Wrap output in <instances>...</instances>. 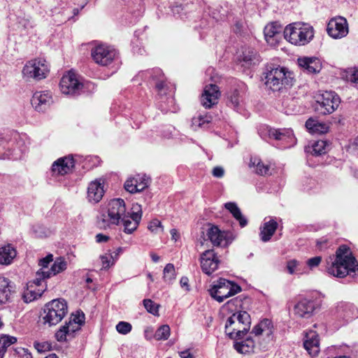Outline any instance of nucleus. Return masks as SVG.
Instances as JSON below:
<instances>
[{"mask_svg": "<svg viewBox=\"0 0 358 358\" xmlns=\"http://www.w3.org/2000/svg\"><path fill=\"white\" fill-rule=\"evenodd\" d=\"M265 85L273 92H280L292 87L295 83L294 73L287 67L278 65L264 73Z\"/></svg>", "mask_w": 358, "mask_h": 358, "instance_id": "f257e3e1", "label": "nucleus"}, {"mask_svg": "<svg viewBox=\"0 0 358 358\" xmlns=\"http://www.w3.org/2000/svg\"><path fill=\"white\" fill-rule=\"evenodd\" d=\"M285 39L295 46H304L315 37V29L308 22L298 21L288 24L284 29Z\"/></svg>", "mask_w": 358, "mask_h": 358, "instance_id": "f03ea898", "label": "nucleus"}, {"mask_svg": "<svg viewBox=\"0 0 358 358\" xmlns=\"http://www.w3.org/2000/svg\"><path fill=\"white\" fill-rule=\"evenodd\" d=\"M251 319L246 311H240L229 317L225 324V333L231 339L241 340L250 328Z\"/></svg>", "mask_w": 358, "mask_h": 358, "instance_id": "7ed1b4c3", "label": "nucleus"}, {"mask_svg": "<svg viewBox=\"0 0 358 358\" xmlns=\"http://www.w3.org/2000/svg\"><path fill=\"white\" fill-rule=\"evenodd\" d=\"M127 215L125 202L122 199H114L108 203V214L102 215L98 220V225L101 229L118 225L122 219Z\"/></svg>", "mask_w": 358, "mask_h": 358, "instance_id": "20e7f679", "label": "nucleus"}, {"mask_svg": "<svg viewBox=\"0 0 358 358\" xmlns=\"http://www.w3.org/2000/svg\"><path fill=\"white\" fill-rule=\"evenodd\" d=\"M50 72V64L44 58L37 57L26 62L22 70V76L27 81L41 80Z\"/></svg>", "mask_w": 358, "mask_h": 358, "instance_id": "39448f33", "label": "nucleus"}, {"mask_svg": "<svg viewBox=\"0 0 358 358\" xmlns=\"http://www.w3.org/2000/svg\"><path fill=\"white\" fill-rule=\"evenodd\" d=\"M67 303L64 299H53L43 308L42 319L44 324L50 327L60 322L67 313Z\"/></svg>", "mask_w": 358, "mask_h": 358, "instance_id": "423d86ee", "label": "nucleus"}, {"mask_svg": "<svg viewBox=\"0 0 358 358\" xmlns=\"http://www.w3.org/2000/svg\"><path fill=\"white\" fill-rule=\"evenodd\" d=\"M208 291L212 298L221 303L224 299L241 292V287L232 281L220 278L214 282Z\"/></svg>", "mask_w": 358, "mask_h": 358, "instance_id": "0eeeda50", "label": "nucleus"}, {"mask_svg": "<svg viewBox=\"0 0 358 358\" xmlns=\"http://www.w3.org/2000/svg\"><path fill=\"white\" fill-rule=\"evenodd\" d=\"M85 322V315L78 313L72 315L68 322L61 327L55 333V338L59 342L66 341L74 337L76 332L80 329L81 326Z\"/></svg>", "mask_w": 358, "mask_h": 358, "instance_id": "6e6552de", "label": "nucleus"}, {"mask_svg": "<svg viewBox=\"0 0 358 358\" xmlns=\"http://www.w3.org/2000/svg\"><path fill=\"white\" fill-rule=\"evenodd\" d=\"M341 103L338 96L332 92H324L317 95L316 109L322 114H330L335 111Z\"/></svg>", "mask_w": 358, "mask_h": 358, "instance_id": "1a4fd4ad", "label": "nucleus"}, {"mask_svg": "<svg viewBox=\"0 0 358 358\" xmlns=\"http://www.w3.org/2000/svg\"><path fill=\"white\" fill-rule=\"evenodd\" d=\"M327 32L334 39L345 37L349 32V24L347 20L341 16L331 18L327 24Z\"/></svg>", "mask_w": 358, "mask_h": 358, "instance_id": "9d476101", "label": "nucleus"}, {"mask_svg": "<svg viewBox=\"0 0 358 358\" xmlns=\"http://www.w3.org/2000/svg\"><path fill=\"white\" fill-rule=\"evenodd\" d=\"M91 55L96 64L106 66L115 59L117 56V52L111 46L101 44L92 50Z\"/></svg>", "mask_w": 358, "mask_h": 358, "instance_id": "9b49d317", "label": "nucleus"}, {"mask_svg": "<svg viewBox=\"0 0 358 358\" xmlns=\"http://www.w3.org/2000/svg\"><path fill=\"white\" fill-rule=\"evenodd\" d=\"M207 236L214 246L227 247L234 239L231 231H221L217 226L212 225L207 231Z\"/></svg>", "mask_w": 358, "mask_h": 358, "instance_id": "f8f14e48", "label": "nucleus"}, {"mask_svg": "<svg viewBox=\"0 0 358 358\" xmlns=\"http://www.w3.org/2000/svg\"><path fill=\"white\" fill-rule=\"evenodd\" d=\"M334 315L344 325L358 317V309L348 302H339L335 309Z\"/></svg>", "mask_w": 358, "mask_h": 358, "instance_id": "ddd939ff", "label": "nucleus"}, {"mask_svg": "<svg viewBox=\"0 0 358 358\" xmlns=\"http://www.w3.org/2000/svg\"><path fill=\"white\" fill-rule=\"evenodd\" d=\"M221 92L217 85L210 84L206 85L201 95V103L205 108H211L218 103Z\"/></svg>", "mask_w": 358, "mask_h": 358, "instance_id": "4468645a", "label": "nucleus"}, {"mask_svg": "<svg viewBox=\"0 0 358 358\" xmlns=\"http://www.w3.org/2000/svg\"><path fill=\"white\" fill-rule=\"evenodd\" d=\"M200 263L202 271L209 275L217 269L220 260L213 250H207L201 253Z\"/></svg>", "mask_w": 358, "mask_h": 358, "instance_id": "2eb2a0df", "label": "nucleus"}, {"mask_svg": "<svg viewBox=\"0 0 358 358\" xmlns=\"http://www.w3.org/2000/svg\"><path fill=\"white\" fill-rule=\"evenodd\" d=\"M59 86L63 94H73L82 87V84L77 79L75 73L69 71L62 76Z\"/></svg>", "mask_w": 358, "mask_h": 358, "instance_id": "dca6fc26", "label": "nucleus"}, {"mask_svg": "<svg viewBox=\"0 0 358 358\" xmlns=\"http://www.w3.org/2000/svg\"><path fill=\"white\" fill-rule=\"evenodd\" d=\"M52 97L49 92H36L31 99L33 108L38 111L46 110L52 103Z\"/></svg>", "mask_w": 358, "mask_h": 358, "instance_id": "f3484780", "label": "nucleus"}, {"mask_svg": "<svg viewBox=\"0 0 358 358\" xmlns=\"http://www.w3.org/2000/svg\"><path fill=\"white\" fill-rule=\"evenodd\" d=\"M104 182L103 180H92L87 187V198L91 203L99 202L103 196Z\"/></svg>", "mask_w": 358, "mask_h": 358, "instance_id": "a211bd4d", "label": "nucleus"}, {"mask_svg": "<svg viewBox=\"0 0 358 358\" xmlns=\"http://www.w3.org/2000/svg\"><path fill=\"white\" fill-rule=\"evenodd\" d=\"M315 309V302L313 300L303 299L294 307V314L300 318H309Z\"/></svg>", "mask_w": 358, "mask_h": 358, "instance_id": "6ab92c4d", "label": "nucleus"}, {"mask_svg": "<svg viewBox=\"0 0 358 358\" xmlns=\"http://www.w3.org/2000/svg\"><path fill=\"white\" fill-rule=\"evenodd\" d=\"M282 26L277 22H270L266 25L264 29V38L271 45L278 44L280 39Z\"/></svg>", "mask_w": 358, "mask_h": 358, "instance_id": "aec40b11", "label": "nucleus"}, {"mask_svg": "<svg viewBox=\"0 0 358 358\" xmlns=\"http://www.w3.org/2000/svg\"><path fill=\"white\" fill-rule=\"evenodd\" d=\"M298 65L310 73L320 72L322 64L320 59L316 57H302L297 59Z\"/></svg>", "mask_w": 358, "mask_h": 358, "instance_id": "412c9836", "label": "nucleus"}, {"mask_svg": "<svg viewBox=\"0 0 358 358\" xmlns=\"http://www.w3.org/2000/svg\"><path fill=\"white\" fill-rule=\"evenodd\" d=\"M75 162L72 157L59 158L52 166V171L57 175H65L73 171Z\"/></svg>", "mask_w": 358, "mask_h": 358, "instance_id": "4be33fe9", "label": "nucleus"}, {"mask_svg": "<svg viewBox=\"0 0 358 358\" xmlns=\"http://www.w3.org/2000/svg\"><path fill=\"white\" fill-rule=\"evenodd\" d=\"M303 346L310 355L315 357L320 352V341L317 334L314 331H309L306 334Z\"/></svg>", "mask_w": 358, "mask_h": 358, "instance_id": "5701e85b", "label": "nucleus"}, {"mask_svg": "<svg viewBox=\"0 0 358 358\" xmlns=\"http://www.w3.org/2000/svg\"><path fill=\"white\" fill-rule=\"evenodd\" d=\"M273 325L271 320L264 319L257 324L252 330L256 336H266L268 341L273 339Z\"/></svg>", "mask_w": 358, "mask_h": 358, "instance_id": "b1692460", "label": "nucleus"}, {"mask_svg": "<svg viewBox=\"0 0 358 358\" xmlns=\"http://www.w3.org/2000/svg\"><path fill=\"white\" fill-rule=\"evenodd\" d=\"M306 127L312 134L322 135L329 131L330 124L321 122L316 118L310 117L306 122Z\"/></svg>", "mask_w": 358, "mask_h": 358, "instance_id": "393cba45", "label": "nucleus"}, {"mask_svg": "<svg viewBox=\"0 0 358 358\" xmlns=\"http://www.w3.org/2000/svg\"><path fill=\"white\" fill-rule=\"evenodd\" d=\"M15 284L8 278L0 277V305L10 300V296L15 291Z\"/></svg>", "mask_w": 358, "mask_h": 358, "instance_id": "a878e982", "label": "nucleus"}, {"mask_svg": "<svg viewBox=\"0 0 358 358\" xmlns=\"http://www.w3.org/2000/svg\"><path fill=\"white\" fill-rule=\"evenodd\" d=\"M278 226V222L273 219L265 222L263 227L260 228V239L263 242H268L270 241L273 235L275 234Z\"/></svg>", "mask_w": 358, "mask_h": 358, "instance_id": "bb28decb", "label": "nucleus"}, {"mask_svg": "<svg viewBox=\"0 0 358 358\" xmlns=\"http://www.w3.org/2000/svg\"><path fill=\"white\" fill-rule=\"evenodd\" d=\"M17 252L14 247L8 244L0 248V264L9 265L16 257Z\"/></svg>", "mask_w": 358, "mask_h": 358, "instance_id": "cd10ccee", "label": "nucleus"}, {"mask_svg": "<svg viewBox=\"0 0 358 358\" xmlns=\"http://www.w3.org/2000/svg\"><path fill=\"white\" fill-rule=\"evenodd\" d=\"M149 180H125L124 187L131 194L143 192L149 186Z\"/></svg>", "mask_w": 358, "mask_h": 358, "instance_id": "c85d7f7f", "label": "nucleus"}, {"mask_svg": "<svg viewBox=\"0 0 358 358\" xmlns=\"http://www.w3.org/2000/svg\"><path fill=\"white\" fill-rule=\"evenodd\" d=\"M224 207L228 210L233 217L238 222L241 227H244L248 224V220L243 215L241 209L235 202H227L224 203Z\"/></svg>", "mask_w": 358, "mask_h": 358, "instance_id": "c756f323", "label": "nucleus"}, {"mask_svg": "<svg viewBox=\"0 0 358 358\" xmlns=\"http://www.w3.org/2000/svg\"><path fill=\"white\" fill-rule=\"evenodd\" d=\"M234 347L235 350L241 354H250L254 350L255 341L250 338H247L244 341H241L240 342H235L234 344Z\"/></svg>", "mask_w": 358, "mask_h": 358, "instance_id": "7c9ffc66", "label": "nucleus"}, {"mask_svg": "<svg viewBox=\"0 0 358 358\" xmlns=\"http://www.w3.org/2000/svg\"><path fill=\"white\" fill-rule=\"evenodd\" d=\"M249 167L252 169L254 172L262 176H265L269 171V166L264 164L260 159L251 158Z\"/></svg>", "mask_w": 358, "mask_h": 358, "instance_id": "2f4dec72", "label": "nucleus"}, {"mask_svg": "<svg viewBox=\"0 0 358 358\" xmlns=\"http://www.w3.org/2000/svg\"><path fill=\"white\" fill-rule=\"evenodd\" d=\"M329 143L325 141H317L306 148V151L313 155H321L327 152Z\"/></svg>", "mask_w": 358, "mask_h": 358, "instance_id": "473e14b6", "label": "nucleus"}, {"mask_svg": "<svg viewBox=\"0 0 358 358\" xmlns=\"http://www.w3.org/2000/svg\"><path fill=\"white\" fill-rule=\"evenodd\" d=\"M45 289L31 287L27 284V289L22 294V299L25 303L31 302L41 296Z\"/></svg>", "mask_w": 358, "mask_h": 358, "instance_id": "72a5a7b5", "label": "nucleus"}, {"mask_svg": "<svg viewBox=\"0 0 358 358\" xmlns=\"http://www.w3.org/2000/svg\"><path fill=\"white\" fill-rule=\"evenodd\" d=\"M67 268V263L64 257H59L56 258L50 269L45 271L48 274L51 276L55 275L64 271Z\"/></svg>", "mask_w": 358, "mask_h": 358, "instance_id": "f704fd0d", "label": "nucleus"}, {"mask_svg": "<svg viewBox=\"0 0 358 358\" xmlns=\"http://www.w3.org/2000/svg\"><path fill=\"white\" fill-rule=\"evenodd\" d=\"M140 221L137 219L131 218L129 214L120 220L124 226V231L127 234H132L137 229Z\"/></svg>", "mask_w": 358, "mask_h": 358, "instance_id": "c9c22d12", "label": "nucleus"}, {"mask_svg": "<svg viewBox=\"0 0 358 358\" xmlns=\"http://www.w3.org/2000/svg\"><path fill=\"white\" fill-rule=\"evenodd\" d=\"M292 134V131L289 129H279L271 128L269 129L268 131V137L276 141L285 140L287 137H289Z\"/></svg>", "mask_w": 358, "mask_h": 358, "instance_id": "e433bc0d", "label": "nucleus"}, {"mask_svg": "<svg viewBox=\"0 0 358 358\" xmlns=\"http://www.w3.org/2000/svg\"><path fill=\"white\" fill-rule=\"evenodd\" d=\"M17 342V338L9 335H3L0 338V358H3L7 348Z\"/></svg>", "mask_w": 358, "mask_h": 358, "instance_id": "4c0bfd02", "label": "nucleus"}, {"mask_svg": "<svg viewBox=\"0 0 358 358\" xmlns=\"http://www.w3.org/2000/svg\"><path fill=\"white\" fill-rule=\"evenodd\" d=\"M50 278V275L45 271L38 270L36 273V278L28 282L29 286L31 287H38L42 285V282L47 278Z\"/></svg>", "mask_w": 358, "mask_h": 358, "instance_id": "58836bf2", "label": "nucleus"}, {"mask_svg": "<svg viewBox=\"0 0 358 358\" xmlns=\"http://www.w3.org/2000/svg\"><path fill=\"white\" fill-rule=\"evenodd\" d=\"M170 336V327L169 325L164 324L159 327L155 334L157 340H167Z\"/></svg>", "mask_w": 358, "mask_h": 358, "instance_id": "ea45409f", "label": "nucleus"}, {"mask_svg": "<svg viewBox=\"0 0 358 358\" xmlns=\"http://www.w3.org/2000/svg\"><path fill=\"white\" fill-rule=\"evenodd\" d=\"M164 278L166 281H171L176 278V270L173 264H167L164 267Z\"/></svg>", "mask_w": 358, "mask_h": 358, "instance_id": "a19ab883", "label": "nucleus"}, {"mask_svg": "<svg viewBox=\"0 0 358 358\" xmlns=\"http://www.w3.org/2000/svg\"><path fill=\"white\" fill-rule=\"evenodd\" d=\"M143 303L148 313L154 315H158V306L151 299H144Z\"/></svg>", "mask_w": 358, "mask_h": 358, "instance_id": "79ce46f5", "label": "nucleus"}, {"mask_svg": "<svg viewBox=\"0 0 358 358\" xmlns=\"http://www.w3.org/2000/svg\"><path fill=\"white\" fill-rule=\"evenodd\" d=\"M148 229L155 234H157L159 231H163L164 227L161 222L157 219L152 220L148 224Z\"/></svg>", "mask_w": 358, "mask_h": 358, "instance_id": "37998d69", "label": "nucleus"}, {"mask_svg": "<svg viewBox=\"0 0 358 358\" xmlns=\"http://www.w3.org/2000/svg\"><path fill=\"white\" fill-rule=\"evenodd\" d=\"M131 324L127 322H120L116 325V330L118 333L125 335L131 331Z\"/></svg>", "mask_w": 358, "mask_h": 358, "instance_id": "c03bdc74", "label": "nucleus"}, {"mask_svg": "<svg viewBox=\"0 0 358 358\" xmlns=\"http://www.w3.org/2000/svg\"><path fill=\"white\" fill-rule=\"evenodd\" d=\"M131 218H134L141 220L142 217L141 206L138 203H134L131 207V213H128Z\"/></svg>", "mask_w": 358, "mask_h": 358, "instance_id": "a18cd8bd", "label": "nucleus"}, {"mask_svg": "<svg viewBox=\"0 0 358 358\" xmlns=\"http://www.w3.org/2000/svg\"><path fill=\"white\" fill-rule=\"evenodd\" d=\"M53 261V255L50 254L45 257L42 258L39 260L38 265L41 267L39 270L48 271V265Z\"/></svg>", "mask_w": 358, "mask_h": 358, "instance_id": "49530a36", "label": "nucleus"}, {"mask_svg": "<svg viewBox=\"0 0 358 358\" xmlns=\"http://www.w3.org/2000/svg\"><path fill=\"white\" fill-rule=\"evenodd\" d=\"M300 265L299 262L296 259H292L287 262V268L290 274H293L295 272L300 271L299 266Z\"/></svg>", "mask_w": 358, "mask_h": 358, "instance_id": "de8ad7c7", "label": "nucleus"}, {"mask_svg": "<svg viewBox=\"0 0 358 358\" xmlns=\"http://www.w3.org/2000/svg\"><path fill=\"white\" fill-rule=\"evenodd\" d=\"M100 258L102 264V268H108L110 265H113L114 264V261L111 260L113 259V257L110 254L101 255Z\"/></svg>", "mask_w": 358, "mask_h": 358, "instance_id": "09e8293b", "label": "nucleus"}, {"mask_svg": "<svg viewBox=\"0 0 358 358\" xmlns=\"http://www.w3.org/2000/svg\"><path fill=\"white\" fill-rule=\"evenodd\" d=\"M321 262L322 257L320 256H316L308 259L306 262V264L310 268V269H313L318 266Z\"/></svg>", "mask_w": 358, "mask_h": 358, "instance_id": "8fccbe9b", "label": "nucleus"}, {"mask_svg": "<svg viewBox=\"0 0 358 358\" xmlns=\"http://www.w3.org/2000/svg\"><path fill=\"white\" fill-rule=\"evenodd\" d=\"M34 346L38 352H42L50 349V344L46 342H34Z\"/></svg>", "mask_w": 358, "mask_h": 358, "instance_id": "3c124183", "label": "nucleus"}, {"mask_svg": "<svg viewBox=\"0 0 358 358\" xmlns=\"http://www.w3.org/2000/svg\"><path fill=\"white\" fill-rule=\"evenodd\" d=\"M213 175L215 178H221L224 176V169L221 166L215 167L213 170Z\"/></svg>", "mask_w": 358, "mask_h": 358, "instance_id": "603ef678", "label": "nucleus"}, {"mask_svg": "<svg viewBox=\"0 0 358 358\" xmlns=\"http://www.w3.org/2000/svg\"><path fill=\"white\" fill-rule=\"evenodd\" d=\"M109 239V237L106 235H104L103 234H98L96 236V241L97 243H104L108 241Z\"/></svg>", "mask_w": 358, "mask_h": 358, "instance_id": "864d4df0", "label": "nucleus"}, {"mask_svg": "<svg viewBox=\"0 0 358 358\" xmlns=\"http://www.w3.org/2000/svg\"><path fill=\"white\" fill-rule=\"evenodd\" d=\"M180 357L181 358H193V355L190 352L189 349L181 351L179 352Z\"/></svg>", "mask_w": 358, "mask_h": 358, "instance_id": "5fc2aeb1", "label": "nucleus"}, {"mask_svg": "<svg viewBox=\"0 0 358 358\" xmlns=\"http://www.w3.org/2000/svg\"><path fill=\"white\" fill-rule=\"evenodd\" d=\"M350 80L353 83H358V66L354 69L351 74Z\"/></svg>", "mask_w": 358, "mask_h": 358, "instance_id": "6e6d98bb", "label": "nucleus"}, {"mask_svg": "<svg viewBox=\"0 0 358 358\" xmlns=\"http://www.w3.org/2000/svg\"><path fill=\"white\" fill-rule=\"evenodd\" d=\"M327 245V239L321 238L320 240L317 241V246L320 250L324 248Z\"/></svg>", "mask_w": 358, "mask_h": 358, "instance_id": "4d7b16f0", "label": "nucleus"}, {"mask_svg": "<svg viewBox=\"0 0 358 358\" xmlns=\"http://www.w3.org/2000/svg\"><path fill=\"white\" fill-rule=\"evenodd\" d=\"M189 280L187 277L183 276L181 278L180 280V283L182 287H186L187 290H189V285H188Z\"/></svg>", "mask_w": 358, "mask_h": 358, "instance_id": "13d9d810", "label": "nucleus"}, {"mask_svg": "<svg viewBox=\"0 0 358 358\" xmlns=\"http://www.w3.org/2000/svg\"><path fill=\"white\" fill-rule=\"evenodd\" d=\"M170 233H171V238L173 240H174L175 241H176L180 238V234L178 232L177 229H172L171 230Z\"/></svg>", "mask_w": 358, "mask_h": 358, "instance_id": "bf43d9fd", "label": "nucleus"}, {"mask_svg": "<svg viewBox=\"0 0 358 358\" xmlns=\"http://www.w3.org/2000/svg\"><path fill=\"white\" fill-rule=\"evenodd\" d=\"M237 303H240V301L237 298L231 299L227 302L225 306L230 307L231 306H237Z\"/></svg>", "mask_w": 358, "mask_h": 358, "instance_id": "052dcab7", "label": "nucleus"}, {"mask_svg": "<svg viewBox=\"0 0 358 358\" xmlns=\"http://www.w3.org/2000/svg\"><path fill=\"white\" fill-rule=\"evenodd\" d=\"M204 117H199L197 120H195V122L198 124L199 127L202 126L205 122L209 123L210 122V120H203Z\"/></svg>", "mask_w": 358, "mask_h": 358, "instance_id": "680f3d73", "label": "nucleus"}, {"mask_svg": "<svg viewBox=\"0 0 358 358\" xmlns=\"http://www.w3.org/2000/svg\"><path fill=\"white\" fill-rule=\"evenodd\" d=\"M150 257L152 260L155 263L158 262V261L159 260V257L157 254L153 252L150 253Z\"/></svg>", "mask_w": 358, "mask_h": 358, "instance_id": "e2e57ef3", "label": "nucleus"}, {"mask_svg": "<svg viewBox=\"0 0 358 358\" xmlns=\"http://www.w3.org/2000/svg\"><path fill=\"white\" fill-rule=\"evenodd\" d=\"M165 87L164 84L162 82L157 84V89L161 91L162 89H164Z\"/></svg>", "mask_w": 358, "mask_h": 358, "instance_id": "0e129e2a", "label": "nucleus"}, {"mask_svg": "<svg viewBox=\"0 0 358 358\" xmlns=\"http://www.w3.org/2000/svg\"><path fill=\"white\" fill-rule=\"evenodd\" d=\"M148 278L150 280V281H153V278L151 273H148Z\"/></svg>", "mask_w": 358, "mask_h": 358, "instance_id": "69168bd1", "label": "nucleus"}, {"mask_svg": "<svg viewBox=\"0 0 358 358\" xmlns=\"http://www.w3.org/2000/svg\"><path fill=\"white\" fill-rule=\"evenodd\" d=\"M233 328H242V326L241 325H238V326H235V325H233ZM232 329V327H231V329Z\"/></svg>", "mask_w": 358, "mask_h": 358, "instance_id": "338daca9", "label": "nucleus"}, {"mask_svg": "<svg viewBox=\"0 0 358 358\" xmlns=\"http://www.w3.org/2000/svg\"><path fill=\"white\" fill-rule=\"evenodd\" d=\"M87 282H92V280H91L90 278H87Z\"/></svg>", "mask_w": 358, "mask_h": 358, "instance_id": "774afa93", "label": "nucleus"}]
</instances>
